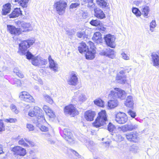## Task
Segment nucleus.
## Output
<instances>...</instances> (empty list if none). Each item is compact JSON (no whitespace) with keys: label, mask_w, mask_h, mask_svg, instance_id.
Here are the masks:
<instances>
[{"label":"nucleus","mask_w":159,"mask_h":159,"mask_svg":"<svg viewBox=\"0 0 159 159\" xmlns=\"http://www.w3.org/2000/svg\"><path fill=\"white\" fill-rule=\"evenodd\" d=\"M42 111L40 108L38 106H35L34 110L30 111L28 113V115L31 117L37 116L34 123L38 125L39 123L45 121L44 113H42Z\"/></svg>","instance_id":"nucleus-1"},{"label":"nucleus","mask_w":159,"mask_h":159,"mask_svg":"<svg viewBox=\"0 0 159 159\" xmlns=\"http://www.w3.org/2000/svg\"><path fill=\"white\" fill-rule=\"evenodd\" d=\"M98 116L93 123L94 126L98 128L106 124L107 122V117L106 111L102 110L98 114Z\"/></svg>","instance_id":"nucleus-2"},{"label":"nucleus","mask_w":159,"mask_h":159,"mask_svg":"<svg viewBox=\"0 0 159 159\" xmlns=\"http://www.w3.org/2000/svg\"><path fill=\"white\" fill-rule=\"evenodd\" d=\"M34 42V41L33 40H28L22 41L21 43L19 44L18 52L20 55H25L27 49Z\"/></svg>","instance_id":"nucleus-3"},{"label":"nucleus","mask_w":159,"mask_h":159,"mask_svg":"<svg viewBox=\"0 0 159 159\" xmlns=\"http://www.w3.org/2000/svg\"><path fill=\"white\" fill-rule=\"evenodd\" d=\"M115 91H111L109 95L110 98L115 99L118 98L123 100L125 98L126 95L125 92L119 88H115Z\"/></svg>","instance_id":"nucleus-4"},{"label":"nucleus","mask_w":159,"mask_h":159,"mask_svg":"<svg viewBox=\"0 0 159 159\" xmlns=\"http://www.w3.org/2000/svg\"><path fill=\"white\" fill-rule=\"evenodd\" d=\"M54 7L58 14L60 15L64 14L67 7V2L65 0H60L55 3Z\"/></svg>","instance_id":"nucleus-5"},{"label":"nucleus","mask_w":159,"mask_h":159,"mask_svg":"<svg viewBox=\"0 0 159 159\" xmlns=\"http://www.w3.org/2000/svg\"><path fill=\"white\" fill-rule=\"evenodd\" d=\"M67 82L69 85L76 86L78 83L77 73L75 71L71 72L69 74Z\"/></svg>","instance_id":"nucleus-6"},{"label":"nucleus","mask_w":159,"mask_h":159,"mask_svg":"<svg viewBox=\"0 0 159 159\" xmlns=\"http://www.w3.org/2000/svg\"><path fill=\"white\" fill-rule=\"evenodd\" d=\"M128 120V117L126 114L122 112H119L116 115L115 120L120 124H124Z\"/></svg>","instance_id":"nucleus-7"},{"label":"nucleus","mask_w":159,"mask_h":159,"mask_svg":"<svg viewBox=\"0 0 159 159\" xmlns=\"http://www.w3.org/2000/svg\"><path fill=\"white\" fill-rule=\"evenodd\" d=\"M64 112L65 114H68L72 116H74L77 114L78 112L73 105L71 104L66 106L64 108Z\"/></svg>","instance_id":"nucleus-8"},{"label":"nucleus","mask_w":159,"mask_h":159,"mask_svg":"<svg viewBox=\"0 0 159 159\" xmlns=\"http://www.w3.org/2000/svg\"><path fill=\"white\" fill-rule=\"evenodd\" d=\"M104 39L107 46L112 48L115 47V38L114 36L109 34L106 35L104 37Z\"/></svg>","instance_id":"nucleus-9"},{"label":"nucleus","mask_w":159,"mask_h":159,"mask_svg":"<svg viewBox=\"0 0 159 159\" xmlns=\"http://www.w3.org/2000/svg\"><path fill=\"white\" fill-rule=\"evenodd\" d=\"M19 98L21 100L27 102H33L34 101L33 97L29 93L25 91L20 93Z\"/></svg>","instance_id":"nucleus-10"},{"label":"nucleus","mask_w":159,"mask_h":159,"mask_svg":"<svg viewBox=\"0 0 159 159\" xmlns=\"http://www.w3.org/2000/svg\"><path fill=\"white\" fill-rule=\"evenodd\" d=\"M151 61L153 66L159 68V51L152 54Z\"/></svg>","instance_id":"nucleus-11"},{"label":"nucleus","mask_w":159,"mask_h":159,"mask_svg":"<svg viewBox=\"0 0 159 159\" xmlns=\"http://www.w3.org/2000/svg\"><path fill=\"white\" fill-rule=\"evenodd\" d=\"M32 64L35 66H39L45 65L48 63L47 60L42 57L34 58L32 61Z\"/></svg>","instance_id":"nucleus-12"},{"label":"nucleus","mask_w":159,"mask_h":159,"mask_svg":"<svg viewBox=\"0 0 159 159\" xmlns=\"http://www.w3.org/2000/svg\"><path fill=\"white\" fill-rule=\"evenodd\" d=\"M63 138L70 143H74L73 136L71 133L67 129H64L63 130Z\"/></svg>","instance_id":"nucleus-13"},{"label":"nucleus","mask_w":159,"mask_h":159,"mask_svg":"<svg viewBox=\"0 0 159 159\" xmlns=\"http://www.w3.org/2000/svg\"><path fill=\"white\" fill-rule=\"evenodd\" d=\"M18 24L20 27H22L24 30H22V32H28L32 30L31 25L29 23H27L23 21H19Z\"/></svg>","instance_id":"nucleus-14"},{"label":"nucleus","mask_w":159,"mask_h":159,"mask_svg":"<svg viewBox=\"0 0 159 159\" xmlns=\"http://www.w3.org/2000/svg\"><path fill=\"white\" fill-rule=\"evenodd\" d=\"M7 28L8 30L11 34L18 35L22 32L21 28H16L12 25H7Z\"/></svg>","instance_id":"nucleus-15"},{"label":"nucleus","mask_w":159,"mask_h":159,"mask_svg":"<svg viewBox=\"0 0 159 159\" xmlns=\"http://www.w3.org/2000/svg\"><path fill=\"white\" fill-rule=\"evenodd\" d=\"M126 137L129 141L136 142L138 140V134L136 132H132L126 134Z\"/></svg>","instance_id":"nucleus-16"},{"label":"nucleus","mask_w":159,"mask_h":159,"mask_svg":"<svg viewBox=\"0 0 159 159\" xmlns=\"http://www.w3.org/2000/svg\"><path fill=\"white\" fill-rule=\"evenodd\" d=\"M138 128V125L136 124H128L120 127L121 130L124 132L127 131H130L135 129Z\"/></svg>","instance_id":"nucleus-17"},{"label":"nucleus","mask_w":159,"mask_h":159,"mask_svg":"<svg viewBox=\"0 0 159 159\" xmlns=\"http://www.w3.org/2000/svg\"><path fill=\"white\" fill-rule=\"evenodd\" d=\"M117 82L120 84L125 83L126 81V76L125 75V72L123 70H120L117 74L116 77Z\"/></svg>","instance_id":"nucleus-18"},{"label":"nucleus","mask_w":159,"mask_h":159,"mask_svg":"<svg viewBox=\"0 0 159 159\" xmlns=\"http://www.w3.org/2000/svg\"><path fill=\"white\" fill-rule=\"evenodd\" d=\"M49 68L54 72L58 71V64L52 58L51 55H49L48 58Z\"/></svg>","instance_id":"nucleus-19"},{"label":"nucleus","mask_w":159,"mask_h":159,"mask_svg":"<svg viewBox=\"0 0 159 159\" xmlns=\"http://www.w3.org/2000/svg\"><path fill=\"white\" fill-rule=\"evenodd\" d=\"M15 154L19 155L20 156H24L26 154L25 150L19 146H16L14 147L12 149Z\"/></svg>","instance_id":"nucleus-20"},{"label":"nucleus","mask_w":159,"mask_h":159,"mask_svg":"<svg viewBox=\"0 0 159 159\" xmlns=\"http://www.w3.org/2000/svg\"><path fill=\"white\" fill-rule=\"evenodd\" d=\"M96 52V50L94 49H90L88 50L85 52L86 58L88 60H92L95 57V54Z\"/></svg>","instance_id":"nucleus-21"},{"label":"nucleus","mask_w":159,"mask_h":159,"mask_svg":"<svg viewBox=\"0 0 159 159\" xmlns=\"http://www.w3.org/2000/svg\"><path fill=\"white\" fill-rule=\"evenodd\" d=\"M94 11V15L98 19H103L106 17L103 11L99 8H96L94 9H91Z\"/></svg>","instance_id":"nucleus-22"},{"label":"nucleus","mask_w":159,"mask_h":159,"mask_svg":"<svg viewBox=\"0 0 159 159\" xmlns=\"http://www.w3.org/2000/svg\"><path fill=\"white\" fill-rule=\"evenodd\" d=\"M96 115L94 111L89 110L85 113V118L86 120L89 121H92L93 120V118Z\"/></svg>","instance_id":"nucleus-23"},{"label":"nucleus","mask_w":159,"mask_h":159,"mask_svg":"<svg viewBox=\"0 0 159 159\" xmlns=\"http://www.w3.org/2000/svg\"><path fill=\"white\" fill-rule=\"evenodd\" d=\"M88 47L85 43L82 42L79 44L78 50L79 52L81 53H85V52L88 50Z\"/></svg>","instance_id":"nucleus-24"},{"label":"nucleus","mask_w":159,"mask_h":159,"mask_svg":"<svg viewBox=\"0 0 159 159\" xmlns=\"http://www.w3.org/2000/svg\"><path fill=\"white\" fill-rule=\"evenodd\" d=\"M93 0H83L81 2V4L83 5L87 3L88 7L90 9H94L96 7L95 3H93Z\"/></svg>","instance_id":"nucleus-25"},{"label":"nucleus","mask_w":159,"mask_h":159,"mask_svg":"<svg viewBox=\"0 0 159 159\" xmlns=\"http://www.w3.org/2000/svg\"><path fill=\"white\" fill-rule=\"evenodd\" d=\"M11 4L10 3H7L3 5L2 11V14L5 15L9 13L11 11Z\"/></svg>","instance_id":"nucleus-26"},{"label":"nucleus","mask_w":159,"mask_h":159,"mask_svg":"<svg viewBox=\"0 0 159 159\" xmlns=\"http://www.w3.org/2000/svg\"><path fill=\"white\" fill-rule=\"evenodd\" d=\"M92 39L98 43H102V39L101 34L99 32H95L92 37Z\"/></svg>","instance_id":"nucleus-27"},{"label":"nucleus","mask_w":159,"mask_h":159,"mask_svg":"<svg viewBox=\"0 0 159 159\" xmlns=\"http://www.w3.org/2000/svg\"><path fill=\"white\" fill-rule=\"evenodd\" d=\"M43 109L46 113L50 118H54L55 117V115L49 107L46 105H44Z\"/></svg>","instance_id":"nucleus-28"},{"label":"nucleus","mask_w":159,"mask_h":159,"mask_svg":"<svg viewBox=\"0 0 159 159\" xmlns=\"http://www.w3.org/2000/svg\"><path fill=\"white\" fill-rule=\"evenodd\" d=\"M21 12L20 8H15L12 12L9 15V17L10 18H14L19 16L21 15Z\"/></svg>","instance_id":"nucleus-29"},{"label":"nucleus","mask_w":159,"mask_h":159,"mask_svg":"<svg viewBox=\"0 0 159 159\" xmlns=\"http://www.w3.org/2000/svg\"><path fill=\"white\" fill-rule=\"evenodd\" d=\"M110 100L108 102V107L113 108L116 107L118 104V102L116 99Z\"/></svg>","instance_id":"nucleus-30"},{"label":"nucleus","mask_w":159,"mask_h":159,"mask_svg":"<svg viewBox=\"0 0 159 159\" xmlns=\"http://www.w3.org/2000/svg\"><path fill=\"white\" fill-rule=\"evenodd\" d=\"M125 105L128 107H132L134 105L132 97L131 96H128L126 98Z\"/></svg>","instance_id":"nucleus-31"},{"label":"nucleus","mask_w":159,"mask_h":159,"mask_svg":"<svg viewBox=\"0 0 159 159\" xmlns=\"http://www.w3.org/2000/svg\"><path fill=\"white\" fill-rule=\"evenodd\" d=\"M141 14L143 15L144 17L147 18L148 13L149 11V8L148 7H143L141 9Z\"/></svg>","instance_id":"nucleus-32"},{"label":"nucleus","mask_w":159,"mask_h":159,"mask_svg":"<svg viewBox=\"0 0 159 159\" xmlns=\"http://www.w3.org/2000/svg\"><path fill=\"white\" fill-rule=\"evenodd\" d=\"M15 2H18V4L22 7L24 8L27 7L29 0H14Z\"/></svg>","instance_id":"nucleus-33"},{"label":"nucleus","mask_w":159,"mask_h":159,"mask_svg":"<svg viewBox=\"0 0 159 159\" xmlns=\"http://www.w3.org/2000/svg\"><path fill=\"white\" fill-rule=\"evenodd\" d=\"M79 92H77L75 93V95H76L77 94H78V96L77 97V98L78 100L81 102H84L85 101L86 99L85 96L83 94L79 93Z\"/></svg>","instance_id":"nucleus-34"},{"label":"nucleus","mask_w":159,"mask_h":159,"mask_svg":"<svg viewBox=\"0 0 159 159\" xmlns=\"http://www.w3.org/2000/svg\"><path fill=\"white\" fill-rule=\"evenodd\" d=\"M88 143L87 146L89 149L91 150H93L96 149V145L93 141H88Z\"/></svg>","instance_id":"nucleus-35"},{"label":"nucleus","mask_w":159,"mask_h":159,"mask_svg":"<svg viewBox=\"0 0 159 159\" xmlns=\"http://www.w3.org/2000/svg\"><path fill=\"white\" fill-rule=\"evenodd\" d=\"M107 54V56H106V57H108L111 59H113L115 57V52L113 49H108Z\"/></svg>","instance_id":"nucleus-36"},{"label":"nucleus","mask_w":159,"mask_h":159,"mask_svg":"<svg viewBox=\"0 0 159 159\" xmlns=\"http://www.w3.org/2000/svg\"><path fill=\"white\" fill-rule=\"evenodd\" d=\"M90 24L92 25L98 27L102 25V23L98 20H92L90 22Z\"/></svg>","instance_id":"nucleus-37"},{"label":"nucleus","mask_w":159,"mask_h":159,"mask_svg":"<svg viewBox=\"0 0 159 159\" xmlns=\"http://www.w3.org/2000/svg\"><path fill=\"white\" fill-rule=\"evenodd\" d=\"M97 4L101 7L105 8L106 7L107 3L104 0H96Z\"/></svg>","instance_id":"nucleus-38"},{"label":"nucleus","mask_w":159,"mask_h":159,"mask_svg":"<svg viewBox=\"0 0 159 159\" xmlns=\"http://www.w3.org/2000/svg\"><path fill=\"white\" fill-rule=\"evenodd\" d=\"M94 104L96 105L103 107L104 105V102L103 100L100 98H98L94 101Z\"/></svg>","instance_id":"nucleus-39"},{"label":"nucleus","mask_w":159,"mask_h":159,"mask_svg":"<svg viewBox=\"0 0 159 159\" xmlns=\"http://www.w3.org/2000/svg\"><path fill=\"white\" fill-rule=\"evenodd\" d=\"M116 128L115 125L112 123L110 122L107 126L108 130L110 132L113 133L115 132Z\"/></svg>","instance_id":"nucleus-40"},{"label":"nucleus","mask_w":159,"mask_h":159,"mask_svg":"<svg viewBox=\"0 0 159 159\" xmlns=\"http://www.w3.org/2000/svg\"><path fill=\"white\" fill-rule=\"evenodd\" d=\"M46 122H43L41 123H40L39 124V125H36V126L38 127L39 129H40V130L42 131L43 132H47L48 130V128L47 127L44 126L42 125L44 123H45Z\"/></svg>","instance_id":"nucleus-41"},{"label":"nucleus","mask_w":159,"mask_h":159,"mask_svg":"<svg viewBox=\"0 0 159 159\" xmlns=\"http://www.w3.org/2000/svg\"><path fill=\"white\" fill-rule=\"evenodd\" d=\"M132 11L137 16H140L141 15V12L136 7H133L132 9Z\"/></svg>","instance_id":"nucleus-42"},{"label":"nucleus","mask_w":159,"mask_h":159,"mask_svg":"<svg viewBox=\"0 0 159 159\" xmlns=\"http://www.w3.org/2000/svg\"><path fill=\"white\" fill-rule=\"evenodd\" d=\"M43 97L47 102L51 104H52L53 103L52 99L48 95L44 94L43 95Z\"/></svg>","instance_id":"nucleus-43"},{"label":"nucleus","mask_w":159,"mask_h":159,"mask_svg":"<svg viewBox=\"0 0 159 159\" xmlns=\"http://www.w3.org/2000/svg\"><path fill=\"white\" fill-rule=\"evenodd\" d=\"M75 3H72L70 6V9H74L79 7L81 2H75Z\"/></svg>","instance_id":"nucleus-44"},{"label":"nucleus","mask_w":159,"mask_h":159,"mask_svg":"<svg viewBox=\"0 0 159 159\" xmlns=\"http://www.w3.org/2000/svg\"><path fill=\"white\" fill-rule=\"evenodd\" d=\"M156 25L155 20H152L150 24V30L152 32H153V29L156 27Z\"/></svg>","instance_id":"nucleus-45"},{"label":"nucleus","mask_w":159,"mask_h":159,"mask_svg":"<svg viewBox=\"0 0 159 159\" xmlns=\"http://www.w3.org/2000/svg\"><path fill=\"white\" fill-rule=\"evenodd\" d=\"M10 108L11 111L13 112H14L15 113L17 114L18 113L19 111L15 105L11 104L10 106Z\"/></svg>","instance_id":"nucleus-46"},{"label":"nucleus","mask_w":159,"mask_h":159,"mask_svg":"<svg viewBox=\"0 0 159 159\" xmlns=\"http://www.w3.org/2000/svg\"><path fill=\"white\" fill-rule=\"evenodd\" d=\"M107 49H107L104 48L102 50L99 51V54L101 55L106 56H107Z\"/></svg>","instance_id":"nucleus-47"},{"label":"nucleus","mask_w":159,"mask_h":159,"mask_svg":"<svg viewBox=\"0 0 159 159\" xmlns=\"http://www.w3.org/2000/svg\"><path fill=\"white\" fill-rule=\"evenodd\" d=\"M76 35L79 38H84L85 36V32L84 31L78 32L76 33Z\"/></svg>","instance_id":"nucleus-48"},{"label":"nucleus","mask_w":159,"mask_h":159,"mask_svg":"<svg viewBox=\"0 0 159 159\" xmlns=\"http://www.w3.org/2000/svg\"><path fill=\"white\" fill-rule=\"evenodd\" d=\"M18 143L19 145H20L24 147H28V145L25 143L24 139H21L18 141Z\"/></svg>","instance_id":"nucleus-49"},{"label":"nucleus","mask_w":159,"mask_h":159,"mask_svg":"<svg viewBox=\"0 0 159 159\" xmlns=\"http://www.w3.org/2000/svg\"><path fill=\"white\" fill-rule=\"evenodd\" d=\"M26 56L27 59H32V60L34 59V58L33 56L29 52L27 51H26Z\"/></svg>","instance_id":"nucleus-50"},{"label":"nucleus","mask_w":159,"mask_h":159,"mask_svg":"<svg viewBox=\"0 0 159 159\" xmlns=\"http://www.w3.org/2000/svg\"><path fill=\"white\" fill-rule=\"evenodd\" d=\"M5 130V125L2 120H0V132L4 131Z\"/></svg>","instance_id":"nucleus-51"},{"label":"nucleus","mask_w":159,"mask_h":159,"mask_svg":"<svg viewBox=\"0 0 159 159\" xmlns=\"http://www.w3.org/2000/svg\"><path fill=\"white\" fill-rule=\"evenodd\" d=\"M26 127L29 131H32L34 130V127L33 125L31 124H27Z\"/></svg>","instance_id":"nucleus-52"},{"label":"nucleus","mask_w":159,"mask_h":159,"mask_svg":"<svg viewBox=\"0 0 159 159\" xmlns=\"http://www.w3.org/2000/svg\"><path fill=\"white\" fill-rule=\"evenodd\" d=\"M128 113L133 118H134L136 116L135 112L132 110H129L128 112Z\"/></svg>","instance_id":"nucleus-53"},{"label":"nucleus","mask_w":159,"mask_h":159,"mask_svg":"<svg viewBox=\"0 0 159 159\" xmlns=\"http://www.w3.org/2000/svg\"><path fill=\"white\" fill-rule=\"evenodd\" d=\"M14 80V84H16L17 86H20L21 85V82L20 80L15 78L13 80Z\"/></svg>","instance_id":"nucleus-54"},{"label":"nucleus","mask_w":159,"mask_h":159,"mask_svg":"<svg viewBox=\"0 0 159 159\" xmlns=\"http://www.w3.org/2000/svg\"><path fill=\"white\" fill-rule=\"evenodd\" d=\"M5 121L7 122L14 123L17 121V119L16 118L6 119H5Z\"/></svg>","instance_id":"nucleus-55"},{"label":"nucleus","mask_w":159,"mask_h":159,"mask_svg":"<svg viewBox=\"0 0 159 159\" xmlns=\"http://www.w3.org/2000/svg\"><path fill=\"white\" fill-rule=\"evenodd\" d=\"M121 55L123 59L125 60H129V57L124 52H123L121 53Z\"/></svg>","instance_id":"nucleus-56"},{"label":"nucleus","mask_w":159,"mask_h":159,"mask_svg":"<svg viewBox=\"0 0 159 159\" xmlns=\"http://www.w3.org/2000/svg\"><path fill=\"white\" fill-rule=\"evenodd\" d=\"M138 147L135 146H131L130 150L131 151L134 152H137V151L138 150Z\"/></svg>","instance_id":"nucleus-57"},{"label":"nucleus","mask_w":159,"mask_h":159,"mask_svg":"<svg viewBox=\"0 0 159 159\" xmlns=\"http://www.w3.org/2000/svg\"><path fill=\"white\" fill-rule=\"evenodd\" d=\"M99 29L101 31H106V29L102 25L99 26L98 27Z\"/></svg>","instance_id":"nucleus-58"},{"label":"nucleus","mask_w":159,"mask_h":159,"mask_svg":"<svg viewBox=\"0 0 159 159\" xmlns=\"http://www.w3.org/2000/svg\"><path fill=\"white\" fill-rule=\"evenodd\" d=\"M124 69V70H123L124 71L125 74L126 72L128 73L129 71H130L131 70V68L129 67H125Z\"/></svg>","instance_id":"nucleus-59"},{"label":"nucleus","mask_w":159,"mask_h":159,"mask_svg":"<svg viewBox=\"0 0 159 159\" xmlns=\"http://www.w3.org/2000/svg\"><path fill=\"white\" fill-rule=\"evenodd\" d=\"M16 75L20 78H22L24 77L23 75L22 74L20 71H18V73H17Z\"/></svg>","instance_id":"nucleus-60"},{"label":"nucleus","mask_w":159,"mask_h":159,"mask_svg":"<svg viewBox=\"0 0 159 159\" xmlns=\"http://www.w3.org/2000/svg\"><path fill=\"white\" fill-rule=\"evenodd\" d=\"M25 139V141L26 142H27L29 143V144H30L31 146H34V143L33 142H32V141H30V140Z\"/></svg>","instance_id":"nucleus-61"},{"label":"nucleus","mask_w":159,"mask_h":159,"mask_svg":"<svg viewBox=\"0 0 159 159\" xmlns=\"http://www.w3.org/2000/svg\"><path fill=\"white\" fill-rule=\"evenodd\" d=\"M19 71L17 68H16L14 69L13 72L16 75L18 73V71Z\"/></svg>","instance_id":"nucleus-62"},{"label":"nucleus","mask_w":159,"mask_h":159,"mask_svg":"<svg viewBox=\"0 0 159 159\" xmlns=\"http://www.w3.org/2000/svg\"><path fill=\"white\" fill-rule=\"evenodd\" d=\"M2 150V146L1 144H0V154L4 152Z\"/></svg>","instance_id":"nucleus-63"},{"label":"nucleus","mask_w":159,"mask_h":159,"mask_svg":"<svg viewBox=\"0 0 159 159\" xmlns=\"http://www.w3.org/2000/svg\"><path fill=\"white\" fill-rule=\"evenodd\" d=\"M38 83L40 84L43 85V82L42 80L41 79H39L38 80Z\"/></svg>","instance_id":"nucleus-64"}]
</instances>
